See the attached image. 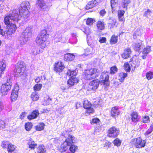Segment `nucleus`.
Returning a JSON list of instances; mask_svg holds the SVG:
<instances>
[{
    "label": "nucleus",
    "mask_w": 153,
    "mask_h": 153,
    "mask_svg": "<svg viewBox=\"0 0 153 153\" xmlns=\"http://www.w3.org/2000/svg\"><path fill=\"white\" fill-rule=\"evenodd\" d=\"M118 13L119 21L124 22L125 21V18L124 17L125 11L123 10H119L118 11Z\"/></svg>",
    "instance_id": "obj_25"
},
{
    "label": "nucleus",
    "mask_w": 153,
    "mask_h": 153,
    "mask_svg": "<svg viewBox=\"0 0 153 153\" xmlns=\"http://www.w3.org/2000/svg\"><path fill=\"white\" fill-rule=\"evenodd\" d=\"M42 87V84H36L33 87V89L35 91H40Z\"/></svg>",
    "instance_id": "obj_45"
},
{
    "label": "nucleus",
    "mask_w": 153,
    "mask_h": 153,
    "mask_svg": "<svg viewBox=\"0 0 153 153\" xmlns=\"http://www.w3.org/2000/svg\"><path fill=\"white\" fill-rule=\"evenodd\" d=\"M141 44L140 43H136L134 46V48L135 51H139L141 49Z\"/></svg>",
    "instance_id": "obj_44"
},
{
    "label": "nucleus",
    "mask_w": 153,
    "mask_h": 153,
    "mask_svg": "<svg viewBox=\"0 0 153 153\" xmlns=\"http://www.w3.org/2000/svg\"><path fill=\"white\" fill-rule=\"evenodd\" d=\"M27 148L30 150H34L37 146V143L32 138H30L27 141Z\"/></svg>",
    "instance_id": "obj_13"
},
{
    "label": "nucleus",
    "mask_w": 153,
    "mask_h": 153,
    "mask_svg": "<svg viewBox=\"0 0 153 153\" xmlns=\"http://www.w3.org/2000/svg\"><path fill=\"white\" fill-rule=\"evenodd\" d=\"M61 89L62 90L63 92H67L68 91V88H66L65 86H62L61 87Z\"/></svg>",
    "instance_id": "obj_57"
},
{
    "label": "nucleus",
    "mask_w": 153,
    "mask_h": 153,
    "mask_svg": "<svg viewBox=\"0 0 153 153\" xmlns=\"http://www.w3.org/2000/svg\"><path fill=\"white\" fill-rule=\"evenodd\" d=\"M40 53V50L38 47L34 48L32 50V53L34 55H36Z\"/></svg>",
    "instance_id": "obj_41"
},
{
    "label": "nucleus",
    "mask_w": 153,
    "mask_h": 153,
    "mask_svg": "<svg viewBox=\"0 0 153 153\" xmlns=\"http://www.w3.org/2000/svg\"><path fill=\"white\" fill-rule=\"evenodd\" d=\"M62 135L66 139L58 148L59 151L61 153H63L69 150L72 153H75L78 149V147L74 144L76 138L68 130L63 132Z\"/></svg>",
    "instance_id": "obj_2"
},
{
    "label": "nucleus",
    "mask_w": 153,
    "mask_h": 153,
    "mask_svg": "<svg viewBox=\"0 0 153 153\" xmlns=\"http://www.w3.org/2000/svg\"><path fill=\"white\" fill-rule=\"evenodd\" d=\"M131 53V50L129 48H126L124 51L123 53L121 55L122 58L124 59H126L129 57Z\"/></svg>",
    "instance_id": "obj_17"
},
{
    "label": "nucleus",
    "mask_w": 153,
    "mask_h": 153,
    "mask_svg": "<svg viewBox=\"0 0 153 153\" xmlns=\"http://www.w3.org/2000/svg\"><path fill=\"white\" fill-rule=\"evenodd\" d=\"M25 64L22 62H18L16 68L14 70L15 76L19 77L22 75L25 70Z\"/></svg>",
    "instance_id": "obj_8"
},
{
    "label": "nucleus",
    "mask_w": 153,
    "mask_h": 153,
    "mask_svg": "<svg viewBox=\"0 0 153 153\" xmlns=\"http://www.w3.org/2000/svg\"><path fill=\"white\" fill-rule=\"evenodd\" d=\"M119 129L115 126L110 127L107 131V136L109 138H115L119 134Z\"/></svg>",
    "instance_id": "obj_9"
},
{
    "label": "nucleus",
    "mask_w": 153,
    "mask_h": 153,
    "mask_svg": "<svg viewBox=\"0 0 153 153\" xmlns=\"http://www.w3.org/2000/svg\"><path fill=\"white\" fill-rule=\"evenodd\" d=\"M97 27L99 30H103L105 28V24L103 21H99L97 22Z\"/></svg>",
    "instance_id": "obj_29"
},
{
    "label": "nucleus",
    "mask_w": 153,
    "mask_h": 153,
    "mask_svg": "<svg viewBox=\"0 0 153 153\" xmlns=\"http://www.w3.org/2000/svg\"><path fill=\"white\" fill-rule=\"evenodd\" d=\"M111 142L109 141H107L104 144V147L108 149L111 147Z\"/></svg>",
    "instance_id": "obj_54"
},
{
    "label": "nucleus",
    "mask_w": 153,
    "mask_h": 153,
    "mask_svg": "<svg viewBox=\"0 0 153 153\" xmlns=\"http://www.w3.org/2000/svg\"><path fill=\"white\" fill-rule=\"evenodd\" d=\"M53 101L54 100L48 95H46L44 97V104L46 105H53Z\"/></svg>",
    "instance_id": "obj_20"
},
{
    "label": "nucleus",
    "mask_w": 153,
    "mask_h": 153,
    "mask_svg": "<svg viewBox=\"0 0 153 153\" xmlns=\"http://www.w3.org/2000/svg\"><path fill=\"white\" fill-rule=\"evenodd\" d=\"M118 1V0H111V6L112 9L116 6L117 4Z\"/></svg>",
    "instance_id": "obj_47"
},
{
    "label": "nucleus",
    "mask_w": 153,
    "mask_h": 153,
    "mask_svg": "<svg viewBox=\"0 0 153 153\" xmlns=\"http://www.w3.org/2000/svg\"><path fill=\"white\" fill-rule=\"evenodd\" d=\"M39 114V113L37 110H33L30 114L28 115L27 116V118L29 120H31L36 118Z\"/></svg>",
    "instance_id": "obj_19"
},
{
    "label": "nucleus",
    "mask_w": 153,
    "mask_h": 153,
    "mask_svg": "<svg viewBox=\"0 0 153 153\" xmlns=\"http://www.w3.org/2000/svg\"><path fill=\"white\" fill-rule=\"evenodd\" d=\"M124 69L127 72L130 71V67L128 63H125L124 65Z\"/></svg>",
    "instance_id": "obj_49"
},
{
    "label": "nucleus",
    "mask_w": 153,
    "mask_h": 153,
    "mask_svg": "<svg viewBox=\"0 0 153 153\" xmlns=\"http://www.w3.org/2000/svg\"><path fill=\"white\" fill-rule=\"evenodd\" d=\"M27 113L25 112H23L21 113L19 116V119L21 120L23 119L24 117H25V115Z\"/></svg>",
    "instance_id": "obj_56"
},
{
    "label": "nucleus",
    "mask_w": 153,
    "mask_h": 153,
    "mask_svg": "<svg viewBox=\"0 0 153 153\" xmlns=\"http://www.w3.org/2000/svg\"><path fill=\"white\" fill-rule=\"evenodd\" d=\"M1 146L3 149H7L8 153H16V146L11 143H9V141H3L1 143Z\"/></svg>",
    "instance_id": "obj_7"
},
{
    "label": "nucleus",
    "mask_w": 153,
    "mask_h": 153,
    "mask_svg": "<svg viewBox=\"0 0 153 153\" xmlns=\"http://www.w3.org/2000/svg\"><path fill=\"white\" fill-rule=\"evenodd\" d=\"M150 51V46H147L143 49L142 53L143 54H148Z\"/></svg>",
    "instance_id": "obj_38"
},
{
    "label": "nucleus",
    "mask_w": 153,
    "mask_h": 153,
    "mask_svg": "<svg viewBox=\"0 0 153 153\" xmlns=\"http://www.w3.org/2000/svg\"><path fill=\"white\" fill-rule=\"evenodd\" d=\"M42 80V76H40L37 77L35 79V81L36 83H39Z\"/></svg>",
    "instance_id": "obj_55"
},
{
    "label": "nucleus",
    "mask_w": 153,
    "mask_h": 153,
    "mask_svg": "<svg viewBox=\"0 0 153 153\" xmlns=\"http://www.w3.org/2000/svg\"><path fill=\"white\" fill-rule=\"evenodd\" d=\"M83 105H92L87 100H85L83 102Z\"/></svg>",
    "instance_id": "obj_60"
},
{
    "label": "nucleus",
    "mask_w": 153,
    "mask_h": 153,
    "mask_svg": "<svg viewBox=\"0 0 153 153\" xmlns=\"http://www.w3.org/2000/svg\"><path fill=\"white\" fill-rule=\"evenodd\" d=\"M117 40L118 36L113 35L111 36L110 42L111 44H115L117 42Z\"/></svg>",
    "instance_id": "obj_34"
},
{
    "label": "nucleus",
    "mask_w": 153,
    "mask_h": 153,
    "mask_svg": "<svg viewBox=\"0 0 153 153\" xmlns=\"http://www.w3.org/2000/svg\"><path fill=\"white\" fill-rule=\"evenodd\" d=\"M151 13L152 11L151 10L148 9L147 10V11L145 12L143 16L147 17L149 16H150Z\"/></svg>",
    "instance_id": "obj_52"
},
{
    "label": "nucleus",
    "mask_w": 153,
    "mask_h": 153,
    "mask_svg": "<svg viewBox=\"0 0 153 153\" xmlns=\"http://www.w3.org/2000/svg\"><path fill=\"white\" fill-rule=\"evenodd\" d=\"M97 0H93L89 1L86 5V9L88 10L95 6L97 4Z\"/></svg>",
    "instance_id": "obj_22"
},
{
    "label": "nucleus",
    "mask_w": 153,
    "mask_h": 153,
    "mask_svg": "<svg viewBox=\"0 0 153 153\" xmlns=\"http://www.w3.org/2000/svg\"><path fill=\"white\" fill-rule=\"evenodd\" d=\"M150 122V118L149 116L145 115L143 117L142 122L144 123H147Z\"/></svg>",
    "instance_id": "obj_40"
},
{
    "label": "nucleus",
    "mask_w": 153,
    "mask_h": 153,
    "mask_svg": "<svg viewBox=\"0 0 153 153\" xmlns=\"http://www.w3.org/2000/svg\"><path fill=\"white\" fill-rule=\"evenodd\" d=\"M6 65L5 61L3 60L0 62V78L1 77L3 72L5 69Z\"/></svg>",
    "instance_id": "obj_26"
},
{
    "label": "nucleus",
    "mask_w": 153,
    "mask_h": 153,
    "mask_svg": "<svg viewBox=\"0 0 153 153\" xmlns=\"http://www.w3.org/2000/svg\"><path fill=\"white\" fill-rule=\"evenodd\" d=\"M141 34V31L140 30H137L135 32L134 35V37H136V36H140Z\"/></svg>",
    "instance_id": "obj_53"
},
{
    "label": "nucleus",
    "mask_w": 153,
    "mask_h": 153,
    "mask_svg": "<svg viewBox=\"0 0 153 153\" xmlns=\"http://www.w3.org/2000/svg\"><path fill=\"white\" fill-rule=\"evenodd\" d=\"M106 39L105 37H101L100 38L99 42L100 43H103L106 42Z\"/></svg>",
    "instance_id": "obj_59"
},
{
    "label": "nucleus",
    "mask_w": 153,
    "mask_h": 153,
    "mask_svg": "<svg viewBox=\"0 0 153 153\" xmlns=\"http://www.w3.org/2000/svg\"><path fill=\"white\" fill-rule=\"evenodd\" d=\"M153 131V122L152 123L150 126L148 130L145 133V135H147L151 134Z\"/></svg>",
    "instance_id": "obj_37"
},
{
    "label": "nucleus",
    "mask_w": 153,
    "mask_h": 153,
    "mask_svg": "<svg viewBox=\"0 0 153 153\" xmlns=\"http://www.w3.org/2000/svg\"><path fill=\"white\" fill-rule=\"evenodd\" d=\"M6 123L5 121L0 119V130L4 128L5 127Z\"/></svg>",
    "instance_id": "obj_46"
},
{
    "label": "nucleus",
    "mask_w": 153,
    "mask_h": 153,
    "mask_svg": "<svg viewBox=\"0 0 153 153\" xmlns=\"http://www.w3.org/2000/svg\"><path fill=\"white\" fill-rule=\"evenodd\" d=\"M90 50H92V52H90V51H89V54H91L92 53H94V50L93 49L91 48L90 49H89Z\"/></svg>",
    "instance_id": "obj_64"
},
{
    "label": "nucleus",
    "mask_w": 153,
    "mask_h": 153,
    "mask_svg": "<svg viewBox=\"0 0 153 153\" xmlns=\"http://www.w3.org/2000/svg\"><path fill=\"white\" fill-rule=\"evenodd\" d=\"M31 98L33 101L38 100L39 98L38 93L36 91L32 92L31 95Z\"/></svg>",
    "instance_id": "obj_31"
},
{
    "label": "nucleus",
    "mask_w": 153,
    "mask_h": 153,
    "mask_svg": "<svg viewBox=\"0 0 153 153\" xmlns=\"http://www.w3.org/2000/svg\"><path fill=\"white\" fill-rule=\"evenodd\" d=\"M78 79L76 78H70L68 81L67 83L69 86L70 87L73 86L75 83H78Z\"/></svg>",
    "instance_id": "obj_23"
},
{
    "label": "nucleus",
    "mask_w": 153,
    "mask_h": 153,
    "mask_svg": "<svg viewBox=\"0 0 153 153\" xmlns=\"http://www.w3.org/2000/svg\"><path fill=\"white\" fill-rule=\"evenodd\" d=\"M19 89V86L17 85H15L11 95V98L12 101H15L18 97V91Z\"/></svg>",
    "instance_id": "obj_11"
},
{
    "label": "nucleus",
    "mask_w": 153,
    "mask_h": 153,
    "mask_svg": "<svg viewBox=\"0 0 153 153\" xmlns=\"http://www.w3.org/2000/svg\"><path fill=\"white\" fill-rule=\"evenodd\" d=\"M27 37L24 36V34L22 33L19 37L17 42L21 45H23L27 42Z\"/></svg>",
    "instance_id": "obj_15"
},
{
    "label": "nucleus",
    "mask_w": 153,
    "mask_h": 153,
    "mask_svg": "<svg viewBox=\"0 0 153 153\" xmlns=\"http://www.w3.org/2000/svg\"><path fill=\"white\" fill-rule=\"evenodd\" d=\"M127 74L125 73H121L119 74V80L121 82L123 81L125 78L127 76Z\"/></svg>",
    "instance_id": "obj_35"
},
{
    "label": "nucleus",
    "mask_w": 153,
    "mask_h": 153,
    "mask_svg": "<svg viewBox=\"0 0 153 153\" xmlns=\"http://www.w3.org/2000/svg\"><path fill=\"white\" fill-rule=\"evenodd\" d=\"M131 119L134 123L138 122L139 120V116L138 113L136 111H133L130 114Z\"/></svg>",
    "instance_id": "obj_16"
},
{
    "label": "nucleus",
    "mask_w": 153,
    "mask_h": 153,
    "mask_svg": "<svg viewBox=\"0 0 153 153\" xmlns=\"http://www.w3.org/2000/svg\"><path fill=\"white\" fill-rule=\"evenodd\" d=\"M147 78L149 80L153 77V73L151 72H148L146 73Z\"/></svg>",
    "instance_id": "obj_51"
},
{
    "label": "nucleus",
    "mask_w": 153,
    "mask_h": 153,
    "mask_svg": "<svg viewBox=\"0 0 153 153\" xmlns=\"http://www.w3.org/2000/svg\"><path fill=\"white\" fill-rule=\"evenodd\" d=\"M45 124L42 122L39 123L35 127V129L36 131H40L44 129Z\"/></svg>",
    "instance_id": "obj_28"
},
{
    "label": "nucleus",
    "mask_w": 153,
    "mask_h": 153,
    "mask_svg": "<svg viewBox=\"0 0 153 153\" xmlns=\"http://www.w3.org/2000/svg\"><path fill=\"white\" fill-rule=\"evenodd\" d=\"M100 72L98 69L95 68H91L86 70L84 73V78L87 80H91L98 76Z\"/></svg>",
    "instance_id": "obj_5"
},
{
    "label": "nucleus",
    "mask_w": 153,
    "mask_h": 153,
    "mask_svg": "<svg viewBox=\"0 0 153 153\" xmlns=\"http://www.w3.org/2000/svg\"><path fill=\"white\" fill-rule=\"evenodd\" d=\"M106 13V12L105 11V10L104 9H102L101 10L100 12V15L103 16H104Z\"/></svg>",
    "instance_id": "obj_61"
},
{
    "label": "nucleus",
    "mask_w": 153,
    "mask_h": 153,
    "mask_svg": "<svg viewBox=\"0 0 153 153\" xmlns=\"http://www.w3.org/2000/svg\"><path fill=\"white\" fill-rule=\"evenodd\" d=\"M118 69L116 66H112L110 68V74H114L117 71Z\"/></svg>",
    "instance_id": "obj_43"
},
{
    "label": "nucleus",
    "mask_w": 153,
    "mask_h": 153,
    "mask_svg": "<svg viewBox=\"0 0 153 153\" xmlns=\"http://www.w3.org/2000/svg\"><path fill=\"white\" fill-rule=\"evenodd\" d=\"M109 76L108 73L107 71L103 72L100 77V81L97 79H96L89 83L88 86L89 90L93 91H95L97 89L99 86V82L102 85H105L106 86H109Z\"/></svg>",
    "instance_id": "obj_3"
},
{
    "label": "nucleus",
    "mask_w": 153,
    "mask_h": 153,
    "mask_svg": "<svg viewBox=\"0 0 153 153\" xmlns=\"http://www.w3.org/2000/svg\"><path fill=\"white\" fill-rule=\"evenodd\" d=\"M83 107L86 109V112L89 114L94 113V110L91 107V106H83Z\"/></svg>",
    "instance_id": "obj_30"
},
{
    "label": "nucleus",
    "mask_w": 153,
    "mask_h": 153,
    "mask_svg": "<svg viewBox=\"0 0 153 153\" xmlns=\"http://www.w3.org/2000/svg\"><path fill=\"white\" fill-rule=\"evenodd\" d=\"M130 2V0H123L122 5V8H125L126 7L128 4Z\"/></svg>",
    "instance_id": "obj_42"
},
{
    "label": "nucleus",
    "mask_w": 153,
    "mask_h": 153,
    "mask_svg": "<svg viewBox=\"0 0 153 153\" xmlns=\"http://www.w3.org/2000/svg\"><path fill=\"white\" fill-rule=\"evenodd\" d=\"M37 152L39 153H46V148L43 144H40L36 148Z\"/></svg>",
    "instance_id": "obj_24"
},
{
    "label": "nucleus",
    "mask_w": 153,
    "mask_h": 153,
    "mask_svg": "<svg viewBox=\"0 0 153 153\" xmlns=\"http://www.w3.org/2000/svg\"><path fill=\"white\" fill-rule=\"evenodd\" d=\"M36 4L42 11H45L48 9V6L43 0H38L36 1Z\"/></svg>",
    "instance_id": "obj_12"
},
{
    "label": "nucleus",
    "mask_w": 153,
    "mask_h": 153,
    "mask_svg": "<svg viewBox=\"0 0 153 153\" xmlns=\"http://www.w3.org/2000/svg\"><path fill=\"white\" fill-rule=\"evenodd\" d=\"M48 37V35L47 34L46 31L45 30H42L38 35L36 39V42L41 48L44 49L47 46V39Z\"/></svg>",
    "instance_id": "obj_4"
},
{
    "label": "nucleus",
    "mask_w": 153,
    "mask_h": 153,
    "mask_svg": "<svg viewBox=\"0 0 153 153\" xmlns=\"http://www.w3.org/2000/svg\"><path fill=\"white\" fill-rule=\"evenodd\" d=\"M116 22L115 19H113L111 20V22L108 25V26L110 28H113L115 25Z\"/></svg>",
    "instance_id": "obj_50"
},
{
    "label": "nucleus",
    "mask_w": 153,
    "mask_h": 153,
    "mask_svg": "<svg viewBox=\"0 0 153 153\" xmlns=\"http://www.w3.org/2000/svg\"><path fill=\"white\" fill-rule=\"evenodd\" d=\"M100 122V120L97 118H96L92 119L90 121V123L91 125L97 124L99 123Z\"/></svg>",
    "instance_id": "obj_39"
},
{
    "label": "nucleus",
    "mask_w": 153,
    "mask_h": 153,
    "mask_svg": "<svg viewBox=\"0 0 153 153\" xmlns=\"http://www.w3.org/2000/svg\"><path fill=\"white\" fill-rule=\"evenodd\" d=\"M74 58L75 56L74 54L70 53L66 54L64 55V59L66 61H72Z\"/></svg>",
    "instance_id": "obj_27"
},
{
    "label": "nucleus",
    "mask_w": 153,
    "mask_h": 153,
    "mask_svg": "<svg viewBox=\"0 0 153 153\" xmlns=\"http://www.w3.org/2000/svg\"><path fill=\"white\" fill-rule=\"evenodd\" d=\"M32 27H27L25 29L24 32L22 34H24V36L27 38H30L32 34Z\"/></svg>",
    "instance_id": "obj_18"
},
{
    "label": "nucleus",
    "mask_w": 153,
    "mask_h": 153,
    "mask_svg": "<svg viewBox=\"0 0 153 153\" xmlns=\"http://www.w3.org/2000/svg\"><path fill=\"white\" fill-rule=\"evenodd\" d=\"M64 68V66L61 62H58L55 63L54 70L56 72H62Z\"/></svg>",
    "instance_id": "obj_14"
},
{
    "label": "nucleus",
    "mask_w": 153,
    "mask_h": 153,
    "mask_svg": "<svg viewBox=\"0 0 153 153\" xmlns=\"http://www.w3.org/2000/svg\"><path fill=\"white\" fill-rule=\"evenodd\" d=\"M29 4L27 1H24L21 4L19 9H13L11 13L4 18V22L7 26V34L11 35L15 31L20 20V17L26 18L29 12L27 7Z\"/></svg>",
    "instance_id": "obj_1"
},
{
    "label": "nucleus",
    "mask_w": 153,
    "mask_h": 153,
    "mask_svg": "<svg viewBox=\"0 0 153 153\" xmlns=\"http://www.w3.org/2000/svg\"><path fill=\"white\" fill-rule=\"evenodd\" d=\"M146 142V140H143L140 137H139L132 139L130 143L132 146L140 149L144 147Z\"/></svg>",
    "instance_id": "obj_6"
},
{
    "label": "nucleus",
    "mask_w": 153,
    "mask_h": 153,
    "mask_svg": "<svg viewBox=\"0 0 153 153\" xmlns=\"http://www.w3.org/2000/svg\"><path fill=\"white\" fill-rule=\"evenodd\" d=\"M94 22L95 21L93 19L88 18L86 21V24L88 25H91L93 24Z\"/></svg>",
    "instance_id": "obj_48"
},
{
    "label": "nucleus",
    "mask_w": 153,
    "mask_h": 153,
    "mask_svg": "<svg viewBox=\"0 0 153 153\" xmlns=\"http://www.w3.org/2000/svg\"><path fill=\"white\" fill-rule=\"evenodd\" d=\"M50 110L49 109H44L42 111V113H47L49 112Z\"/></svg>",
    "instance_id": "obj_62"
},
{
    "label": "nucleus",
    "mask_w": 153,
    "mask_h": 153,
    "mask_svg": "<svg viewBox=\"0 0 153 153\" xmlns=\"http://www.w3.org/2000/svg\"><path fill=\"white\" fill-rule=\"evenodd\" d=\"M111 114V116L114 117H115L119 114L118 108L117 106H115L112 108Z\"/></svg>",
    "instance_id": "obj_21"
},
{
    "label": "nucleus",
    "mask_w": 153,
    "mask_h": 153,
    "mask_svg": "<svg viewBox=\"0 0 153 153\" xmlns=\"http://www.w3.org/2000/svg\"><path fill=\"white\" fill-rule=\"evenodd\" d=\"M66 74L68 76H70V78H75L74 76L76 75V73L75 71L68 70Z\"/></svg>",
    "instance_id": "obj_33"
},
{
    "label": "nucleus",
    "mask_w": 153,
    "mask_h": 153,
    "mask_svg": "<svg viewBox=\"0 0 153 153\" xmlns=\"http://www.w3.org/2000/svg\"><path fill=\"white\" fill-rule=\"evenodd\" d=\"M84 32L87 35L89 34L91 32L90 29L88 27H86L85 28V31H84Z\"/></svg>",
    "instance_id": "obj_58"
},
{
    "label": "nucleus",
    "mask_w": 153,
    "mask_h": 153,
    "mask_svg": "<svg viewBox=\"0 0 153 153\" xmlns=\"http://www.w3.org/2000/svg\"><path fill=\"white\" fill-rule=\"evenodd\" d=\"M12 80L10 79H8L6 82L2 85L1 88V92L2 95H5L10 89L12 85Z\"/></svg>",
    "instance_id": "obj_10"
},
{
    "label": "nucleus",
    "mask_w": 153,
    "mask_h": 153,
    "mask_svg": "<svg viewBox=\"0 0 153 153\" xmlns=\"http://www.w3.org/2000/svg\"><path fill=\"white\" fill-rule=\"evenodd\" d=\"M0 34H1L3 36H4L5 34V33L3 30L1 29L0 27Z\"/></svg>",
    "instance_id": "obj_63"
},
{
    "label": "nucleus",
    "mask_w": 153,
    "mask_h": 153,
    "mask_svg": "<svg viewBox=\"0 0 153 153\" xmlns=\"http://www.w3.org/2000/svg\"><path fill=\"white\" fill-rule=\"evenodd\" d=\"M121 140L119 139L118 138H116L113 141V143L114 146H120L121 145Z\"/></svg>",
    "instance_id": "obj_36"
},
{
    "label": "nucleus",
    "mask_w": 153,
    "mask_h": 153,
    "mask_svg": "<svg viewBox=\"0 0 153 153\" xmlns=\"http://www.w3.org/2000/svg\"><path fill=\"white\" fill-rule=\"evenodd\" d=\"M33 126V124L31 123L28 122H27L25 123V129L27 131H29L32 128Z\"/></svg>",
    "instance_id": "obj_32"
}]
</instances>
